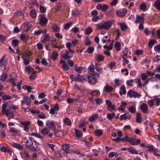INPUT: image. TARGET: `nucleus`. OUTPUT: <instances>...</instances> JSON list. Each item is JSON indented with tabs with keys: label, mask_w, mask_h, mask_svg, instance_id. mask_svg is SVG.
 <instances>
[{
	"label": "nucleus",
	"mask_w": 160,
	"mask_h": 160,
	"mask_svg": "<svg viewBox=\"0 0 160 160\" xmlns=\"http://www.w3.org/2000/svg\"><path fill=\"white\" fill-rule=\"evenodd\" d=\"M50 39V37L48 34H46L44 36L42 40L43 43H45L49 40Z\"/></svg>",
	"instance_id": "45"
},
{
	"label": "nucleus",
	"mask_w": 160,
	"mask_h": 160,
	"mask_svg": "<svg viewBox=\"0 0 160 160\" xmlns=\"http://www.w3.org/2000/svg\"><path fill=\"white\" fill-rule=\"evenodd\" d=\"M106 104L107 105V110L109 111H112L113 110H116V106L112 104L110 100H107L105 101Z\"/></svg>",
	"instance_id": "3"
},
{
	"label": "nucleus",
	"mask_w": 160,
	"mask_h": 160,
	"mask_svg": "<svg viewBox=\"0 0 160 160\" xmlns=\"http://www.w3.org/2000/svg\"><path fill=\"white\" fill-rule=\"evenodd\" d=\"M139 8L142 10H145L146 8V5L144 2H142L139 5Z\"/></svg>",
	"instance_id": "53"
},
{
	"label": "nucleus",
	"mask_w": 160,
	"mask_h": 160,
	"mask_svg": "<svg viewBox=\"0 0 160 160\" xmlns=\"http://www.w3.org/2000/svg\"><path fill=\"white\" fill-rule=\"evenodd\" d=\"M120 28L122 31H125L128 28V27L127 24L124 22L120 23Z\"/></svg>",
	"instance_id": "33"
},
{
	"label": "nucleus",
	"mask_w": 160,
	"mask_h": 160,
	"mask_svg": "<svg viewBox=\"0 0 160 160\" xmlns=\"http://www.w3.org/2000/svg\"><path fill=\"white\" fill-rule=\"evenodd\" d=\"M39 10L41 12L44 13L46 11V8L44 6H40Z\"/></svg>",
	"instance_id": "64"
},
{
	"label": "nucleus",
	"mask_w": 160,
	"mask_h": 160,
	"mask_svg": "<svg viewBox=\"0 0 160 160\" xmlns=\"http://www.w3.org/2000/svg\"><path fill=\"white\" fill-rule=\"evenodd\" d=\"M94 50V48L92 47L88 48L86 50V52L89 53H92Z\"/></svg>",
	"instance_id": "57"
},
{
	"label": "nucleus",
	"mask_w": 160,
	"mask_h": 160,
	"mask_svg": "<svg viewBox=\"0 0 160 160\" xmlns=\"http://www.w3.org/2000/svg\"><path fill=\"white\" fill-rule=\"evenodd\" d=\"M98 117V115L97 113L92 115L91 116H90L88 118V120L90 122H93Z\"/></svg>",
	"instance_id": "23"
},
{
	"label": "nucleus",
	"mask_w": 160,
	"mask_h": 160,
	"mask_svg": "<svg viewBox=\"0 0 160 160\" xmlns=\"http://www.w3.org/2000/svg\"><path fill=\"white\" fill-rule=\"evenodd\" d=\"M30 15L33 18H35L36 17V13L34 9L32 10L30 12Z\"/></svg>",
	"instance_id": "49"
},
{
	"label": "nucleus",
	"mask_w": 160,
	"mask_h": 160,
	"mask_svg": "<svg viewBox=\"0 0 160 160\" xmlns=\"http://www.w3.org/2000/svg\"><path fill=\"white\" fill-rule=\"evenodd\" d=\"M12 145L14 148L20 150H22L23 149V147L20 144L15 142H12L11 143Z\"/></svg>",
	"instance_id": "21"
},
{
	"label": "nucleus",
	"mask_w": 160,
	"mask_h": 160,
	"mask_svg": "<svg viewBox=\"0 0 160 160\" xmlns=\"http://www.w3.org/2000/svg\"><path fill=\"white\" fill-rule=\"evenodd\" d=\"M20 39L24 42H27L29 38L28 35L25 34H22L20 35Z\"/></svg>",
	"instance_id": "18"
},
{
	"label": "nucleus",
	"mask_w": 160,
	"mask_h": 160,
	"mask_svg": "<svg viewBox=\"0 0 160 160\" xmlns=\"http://www.w3.org/2000/svg\"><path fill=\"white\" fill-rule=\"evenodd\" d=\"M88 82L90 84H95L97 82V79L93 75H89L88 78Z\"/></svg>",
	"instance_id": "12"
},
{
	"label": "nucleus",
	"mask_w": 160,
	"mask_h": 160,
	"mask_svg": "<svg viewBox=\"0 0 160 160\" xmlns=\"http://www.w3.org/2000/svg\"><path fill=\"white\" fill-rule=\"evenodd\" d=\"M0 150L4 152H11V151L7 148L5 147L2 146L0 148Z\"/></svg>",
	"instance_id": "58"
},
{
	"label": "nucleus",
	"mask_w": 160,
	"mask_h": 160,
	"mask_svg": "<svg viewBox=\"0 0 160 160\" xmlns=\"http://www.w3.org/2000/svg\"><path fill=\"white\" fill-rule=\"evenodd\" d=\"M21 102L22 105L26 103L27 105L30 106L31 104V100L28 96H25L23 100L21 101Z\"/></svg>",
	"instance_id": "9"
},
{
	"label": "nucleus",
	"mask_w": 160,
	"mask_h": 160,
	"mask_svg": "<svg viewBox=\"0 0 160 160\" xmlns=\"http://www.w3.org/2000/svg\"><path fill=\"white\" fill-rule=\"evenodd\" d=\"M92 31V29L91 27L87 28L85 30V33L87 35H89Z\"/></svg>",
	"instance_id": "43"
},
{
	"label": "nucleus",
	"mask_w": 160,
	"mask_h": 160,
	"mask_svg": "<svg viewBox=\"0 0 160 160\" xmlns=\"http://www.w3.org/2000/svg\"><path fill=\"white\" fill-rule=\"evenodd\" d=\"M55 123L53 120H47L46 121V125L48 126V128L52 130H55L56 129V127L55 126Z\"/></svg>",
	"instance_id": "4"
},
{
	"label": "nucleus",
	"mask_w": 160,
	"mask_h": 160,
	"mask_svg": "<svg viewBox=\"0 0 160 160\" xmlns=\"http://www.w3.org/2000/svg\"><path fill=\"white\" fill-rule=\"evenodd\" d=\"M33 143H34V146H32V147H31L30 149L34 151H38V145H39V143L37 142L34 139V142H33Z\"/></svg>",
	"instance_id": "24"
},
{
	"label": "nucleus",
	"mask_w": 160,
	"mask_h": 160,
	"mask_svg": "<svg viewBox=\"0 0 160 160\" xmlns=\"http://www.w3.org/2000/svg\"><path fill=\"white\" fill-rule=\"evenodd\" d=\"M108 8V5L106 4L102 5L101 3H98L96 6V8L97 9L100 10L102 12L106 11Z\"/></svg>",
	"instance_id": "7"
},
{
	"label": "nucleus",
	"mask_w": 160,
	"mask_h": 160,
	"mask_svg": "<svg viewBox=\"0 0 160 160\" xmlns=\"http://www.w3.org/2000/svg\"><path fill=\"white\" fill-rule=\"evenodd\" d=\"M156 42V41L153 39L151 40L148 42L149 47L151 48L152 47L154 44Z\"/></svg>",
	"instance_id": "59"
},
{
	"label": "nucleus",
	"mask_w": 160,
	"mask_h": 160,
	"mask_svg": "<svg viewBox=\"0 0 160 160\" xmlns=\"http://www.w3.org/2000/svg\"><path fill=\"white\" fill-rule=\"evenodd\" d=\"M129 111L133 113L136 112V108L135 105L131 106L128 108Z\"/></svg>",
	"instance_id": "42"
},
{
	"label": "nucleus",
	"mask_w": 160,
	"mask_h": 160,
	"mask_svg": "<svg viewBox=\"0 0 160 160\" xmlns=\"http://www.w3.org/2000/svg\"><path fill=\"white\" fill-rule=\"evenodd\" d=\"M112 23L110 21H106L103 22H101L97 24L96 29L98 30L105 29L108 30L111 27Z\"/></svg>",
	"instance_id": "1"
},
{
	"label": "nucleus",
	"mask_w": 160,
	"mask_h": 160,
	"mask_svg": "<svg viewBox=\"0 0 160 160\" xmlns=\"http://www.w3.org/2000/svg\"><path fill=\"white\" fill-rule=\"evenodd\" d=\"M75 132L76 137L78 138H80L82 136V133L81 131L75 129Z\"/></svg>",
	"instance_id": "47"
},
{
	"label": "nucleus",
	"mask_w": 160,
	"mask_h": 160,
	"mask_svg": "<svg viewBox=\"0 0 160 160\" xmlns=\"http://www.w3.org/2000/svg\"><path fill=\"white\" fill-rule=\"evenodd\" d=\"M19 42V41L17 39H14L12 41V46L16 47L18 45Z\"/></svg>",
	"instance_id": "51"
},
{
	"label": "nucleus",
	"mask_w": 160,
	"mask_h": 160,
	"mask_svg": "<svg viewBox=\"0 0 160 160\" xmlns=\"http://www.w3.org/2000/svg\"><path fill=\"white\" fill-rule=\"evenodd\" d=\"M67 62L71 67H72L73 66L74 63L72 60L70 59H67Z\"/></svg>",
	"instance_id": "63"
},
{
	"label": "nucleus",
	"mask_w": 160,
	"mask_h": 160,
	"mask_svg": "<svg viewBox=\"0 0 160 160\" xmlns=\"http://www.w3.org/2000/svg\"><path fill=\"white\" fill-rule=\"evenodd\" d=\"M113 88L111 86L106 84L103 90L107 92H110L113 91Z\"/></svg>",
	"instance_id": "20"
},
{
	"label": "nucleus",
	"mask_w": 160,
	"mask_h": 160,
	"mask_svg": "<svg viewBox=\"0 0 160 160\" xmlns=\"http://www.w3.org/2000/svg\"><path fill=\"white\" fill-rule=\"evenodd\" d=\"M95 68L96 71L99 73H101L102 71V68L101 67L100 65L98 63H95Z\"/></svg>",
	"instance_id": "32"
},
{
	"label": "nucleus",
	"mask_w": 160,
	"mask_h": 160,
	"mask_svg": "<svg viewBox=\"0 0 160 160\" xmlns=\"http://www.w3.org/2000/svg\"><path fill=\"white\" fill-rule=\"evenodd\" d=\"M127 96H128L130 98H139L141 96L138 92L132 90H129L128 92Z\"/></svg>",
	"instance_id": "5"
},
{
	"label": "nucleus",
	"mask_w": 160,
	"mask_h": 160,
	"mask_svg": "<svg viewBox=\"0 0 160 160\" xmlns=\"http://www.w3.org/2000/svg\"><path fill=\"white\" fill-rule=\"evenodd\" d=\"M5 55H4L0 59V67H5L6 66V62L4 60Z\"/></svg>",
	"instance_id": "28"
},
{
	"label": "nucleus",
	"mask_w": 160,
	"mask_h": 160,
	"mask_svg": "<svg viewBox=\"0 0 160 160\" xmlns=\"http://www.w3.org/2000/svg\"><path fill=\"white\" fill-rule=\"evenodd\" d=\"M23 88L25 90H27L28 92H30L33 88L29 86L24 85L23 86Z\"/></svg>",
	"instance_id": "48"
},
{
	"label": "nucleus",
	"mask_w": 160,
	"mask_h": 160,
	"mask_svg": "<svg viewBox=\"0 0 160 160\" xmlns=\"http://www.w3.org/2000/svg\"><path fill=\"white\" fill-rule=\"evenodd\" d=\"M115 114L114 112H112V113H108L107 114L106 117L109 120H111L115 116Z\"/></svg>",
	"instance_id": "41"
},
{
	"label": "nucleus",
	"mask_w": 160,
	"mask_h": 160,
	"mask_svg": "<svg viewBox=\"0 0 160 160\" xmlns=\"http://www.w3.org/2000/svg\"><path fill=\"white\" fill-rule=\"evenodd\" d=\"M75 69L76 72L78 73H81L82 72V68L81 67H77L75 66Z\"/></svg>",
	"instance_id": "52"
},
{
	"label": "nucleus",
	"mask_w": 160,
	"mask_h": 160,
	"mask_svg": "<svg viewBox=\"0 0 160 160\" xmlns=\"http://www.w3.org/2000/svg\"><path fill=\"white\" fill-rule=\"evenodd\" d=\"M39 23L42 26H46L48 22V19L43 16V15H41L39 18Z\"/></svg>",
	"instance_id": "6"
},
{
	"label": "nucleus",
	"mask_w": 160,
	"mask_h": 160,
	"mask_svg": "<svg viewBox=\"0 0 160 160\" xmlns=\"http://www.w3.org/2000/svg\"><path fill=\"white\" fill-rule=\"evenodd\" d=\"M58 55V54L57 52H54L52 53L51 55V58L52 60L55 61L57 59Z\"/></svg>",
	"instance_id": "38"
},
{
	"label": "nucleus",
	"mask_w": 160,
	"mask_h": 160,
	"mask_svg": "<svg viewBox=\"0 0 160 160\" xmlns=\"http://www.w3.org/2000/svg\"><path fill=\"white\" fill-rule=\"evenodd\" d=\"M114 47L117 51H119L121 49V44L119 42H116L114 44Z\"/></svg>",
	"instance_id": "35"
},
{
	"label": "nucleus",
	"mask_w": 160,
	"mask_h": 160,
	"mask_svg": "<svg viewBox=\"0 0 160 160\" xmlns=\"http://www.w3.org/2000/svg\"><path fill=\"white\" fill-rule=\"evenodd\" d=\"M80 14L79 11L77 9L74 10L72 11V15L74 16H77Z\"/></svg>",
	"instance_id": "54"
},
{
	"label": "nucleus",
	"mask_w": 160,
	"mask_h": 160,
	"mask_svg": "<svg viewBox=\"0 0 160 160\" xmlns=\"http://www.w3.org/2000/svg\"><path fill=\"white\" fill-rule=\"evenodd\" d=\"M31 134L32 135L34 136L35 137L41 139H42L44 138V137L42 136L38 133L32 132Z\"/></svg>",
	"instance_id": "40"
},
{
	"label": "nucleus",
	"mask_w": 160,
	"mask_h": 160,
	"mask_svg": "<svg viewBox=\"0 0 160 160\" xmlns=\"http://www.w3.org/2000/svg\"><path fill=\"white\" fill-rule=\"evenodd\" d=\"M140 109L144 113H147L148 110V106L147 104L145 103H142L141 104Z\"/></svg>",
	"instance_id": "17"
},
{
	"label": "nucleus",
	"mask_w": 160,
	"mask_h": 160,
	"mask_svg": "<svg viewBox=\"0 0 160 160\" xmlns=\"http://www.w3.org/2000/svg\"><path fill=\"white\" fill-rule=\"evenodd\" d=\"M23 31L24 32H27L31 29V26L29 23L25 22L23 24Z\"/></svg>",
	"instance_id": "19"
},
{
	"label": "nucleus",
	"mask_w": 160,
	"mask_h": 160,
	"mask_svg": "<svg viewBox=\"0 0 160 160\" xmlns=\"http://www.w3.org/2000/svg\"><path fill=\"white\" fill-rule=\"evenodd\" d=\"M17 75L14 72H12L10 76V78L8 79L7 82L8 83L13 82L17 79Z\"/></svg>",
	"instance_id": "13"
},
{
	"label": "nucleus",
	"mask_w": 160,
	"mask_h": 160,
	"mask_svg": "<svg viewBox=\"0 0 160 160\" xmlns=\"http://www.w3.org/2000/svg\"><path fill=\"white\" fill-rule=\"evenodd\" d=\"M142 120L141 114L138 112L136 113V121L138 123H140Z\"/></svg>",
	"instance_id": "30"
},
{
	"label": "nucleus",
	"mask_w": 160,
	"mask_h": 160,
	"mask_svg": "<svg viewBox=\"0 0 160 160\" xmlns=\"http://www.w3.org/2000/svg\"><path fill=\"white\" fill-rule=\"evenodd\" d=\"M62 67L63 70L64 71H68L69 69V67L68 65L66 63L65 64H63Z\"/></svg>",
	"instance_id": "60"
},
{
	"label": "nucleus",
	"mask_w": 160,
	"mask_h": 160,
	"mask_svg": "<svg viewBox=\"0 0 160 160\" xmlns=\"http://www.w3.org/2000/svg\"><path fill=\"white\" fill-rule=\"evenodd\" d=\"M74 80L78 82H82V77L79 74L76 75L75 77H74Z\"/></svg>",
	"instance_id": "39"
},
{
	"label": "nucleus",
	"mask_w": 160,
	"mask_h": 160,
	"mask_svg": "<svg viewBox=\"0 0 160 160\" xmlns=\"http://www.w3.org/2000/svg\"><path fill=\"white\" fill-rule=\"evenodd\" d=\"M11 109H10L8 107V108H6L2 113L5 115L8 118H12L14 117V115L13 112L10 111Z\"/></svg>",
	"instance_id": "2"
},
{
	"label": "nucleus",
	"mask_w": 160,
	"mask_h": 160,
	"mask_svg": "<svg viewBox=\"0 0 160 160\" xmlns=\"http://www.w3.org/2000/svg\"><path fill=\"white\" fill-rule=\"evenodd\" d=\"M52 29L55 32H58L60 31V28L57 24H54L53 25Z\"/></svg>",
	"instance_id": "36"
},
{
	"label": "nucleus",
	"mask_w": 160,
	"mask_h": 160,
	"mask_svg": "<svg viewBox=\"0 0 160 160\" xmlns=\"http://www.w3.org/2000/svg\"><path fill=\"white\" fill-rule=\"evenodd\" d=\"M130 118V115L126 111L124 114L120 115L119 119L120 121H122L123 120H126L127 119L129 120Z\"/></svg>",
	"instance_id": "11"
},
{
	"label": "nucleus",
	"mask_w": 160,
	"mask_h": 160,
	"mask_svg": "<svg viewBox=\"0 0 160 160\" xmlns=\"http://www.w3.org/2000/svg\"><path fill=\"white\" fill-rule=\"evenodd\" d=\"M34 142V139L32 137H29L26 142L25 145L26 147H32Z\"/></svg>",
	"instance_id": "15"
},
{
	"label": "nucleus",
	"mask_w": 160,
	"mask_h": 160,
	"mask_svg": "<svg viewBox=\"0 0 160 160\" xmlns=\"http://www.w3.org/2000/svg\"><path fill=\"white\" fill-rule=\"evenodd\" d=\"M41 63L42 65L49 67L50 66L51 63L50 61L48 60L47 61L45 58L42 59L41 61Z\"/></svg>",
	"instance_id": "26"
},
{
	"label": "nucleus",
	"mask_w": 160,
	"mask_h": 160,
	"mask_svg": "<svg viewBox=\"0 0 160 160\" xmlns=\"http://www.w3.org/2000/svg\"><path fill=\"white\" fill-rule=\"evenodd\" d=\"M71 57L69 55V54H66L65 53H63L62 54V58H64L65 59H68L71 58Z\"/></svg>",
	"instance_id": "62"
},
{
	"label": "nucleus",
	"mask_w": 160,
	"mask_h": 160,
	"mask_svg": "<svg viewBox=\"0 0 160 160\" xmlns=\"http://www.w3.org/2000/svg\"><path fill=\"white\" fill-rule=\"evenodd\" d=\"M91 94L92 96H98L100 95V92L98 90H94L91 92Z\"/></svg>",
	"instance_id": "37"
},
{
	"label": "nucleus",
	"mask_w": 160,
	"mask_h": 160,
	"mask_svg": "<svg viewBox=\"0 0 160 160\" xmlns=\"http://www.w3.org/2000/svg\"><path fill=\"white\" fill-rule=\"evenodd\" d=\"M128 151L132 154H137L138 152L133 147L128 148Z\"/></svg>",
	"instance_id": "31"
},
{
	"label": "nucleus",
	"mask_w": 160,
	"mask_h": 160,
	"mask_svg": "<svg viewBox=\"0 0 160 160\" xmlns=\"http://www.w3.org/2000/svg\"><path fill=\"white\" fill-rule=\"evenodd\" d=\"M88 72L91 75H93L95 73L94 66L93 64H91L88 68Z\"/></svg>",
	"instance_id": "25"
},
{
	"label": "nucleus",
	"mask_w": 160,
	"mask_h": 160,
	"mask_svg": "<svg viewBox=\"0 0 160 160\" xmlns=\"http://www.w3.org/2000/svg\"><path fill=\"white\" fill-rule=\"evenodd\" d=\"M50 131L47 127H45L41 129L40 131V133L44 136L48 135Z\"/></svg>",
	"instance_id": "16"
},
{
	"label": "nucleus",
	"mask_w": 160,
	"mask_h": 160,
	"mask_svg": "<svg viewBox=\"0 0 160 160\" xmlns=\"http://www.w3.org/2000/svg\"><path fill=\"white\" fill-rule=\"evenodd\" d=\"M21 125L23 126L24 130L26 132H28L29 129V125L30 122L28 121H25L21 122Z\"/></svg>",
	"instance_id": "14"
},
{
	"label": "nucleus",
	"mask_w": 160,
	"mask_h": 160,
	"mask_svg": "<svg viewBox=\"0 0 160 160\" xmlns=\"http://www.w3.org/2000/svg\"><path fill=\"white\" fill-rule=\"evenodd\" d=\"M141 141L139 139H136L134 138H130L128 142L132 145H137L140 143Z\"/></svg>",
	"instance_id": "10"
},
{
	"label": "nucleus",
	"mask_w": 160,
	"mask_h": 160,
	"mask_svg": "<svg viewBox=\"0 0 160 160\" xmlns=\"http://www.w3.org/2000/svg\"><path fill=\"white\" fill-rule=\"evenodd\" d=\"M154 6L158 11H160V0H157L154 3Z\"/></svg>",
	"instance_id": "34"
},
{
	"label": "nucleus",
	"mask_w": 160,
	"mask_h": 160,
	"mask_svg": "<svg viewBox=\"0 0 160 160\" xmlns=\"http://www.w3.org/2000/svg\"><path fill=\"white\" fill-rule=\"evenodd\" d=\"M69 145H70L68 144L65 143L63 144L62 146V149L64 150H68L70 148Z\"/></svg>",
	"instance_id": "56"
},
{
	"label": "nucleus",
	"mask_w": 160,
	"mask_h": 160,
	"mask_svg": "<svg viewBox=\"0 0 160 160\" xmlns=\"http://www.w3.org/2000/svg\"><path fill=\"white\" fill-rule=\"evenodd\" d=\"M97 59L99 62H101L104 60V58L102 55L100 54H98L96 56Z\"/></svg>",
	"instance_id": "46"
},
{
	"label": "nucleus",
	"mask_w": 160,
	"mask_h": 160,
	"mask_svg": "<svg viewBox=\"0 0 160 160\" xmlns=\"http://www.w3.org/2000/svg\"><path fill=\"white\" fill-rule=\"evenodd\" d=\"M94 133L96 136H98L102 134V131L100 130H98L95 131Z\"/></svg>",
	"instance_id": "61"
},
{
	"label": "nucleus",
	"mask_w": 160,
	"mask_h": 160,
	"mask_svg": "<svg viewBox=\"0 0 160 160\" xmlns=\"http://www.w3.org/2000/svg\"><path fill=\"white\" fill-rule=\"evenodd\" d=\"M127 12V9L126 8H123L117 10L116 13L119 17H123L125 16Z\"/></svg>",
	"instance_id": "8"
},
{
	"label": "nucleus",
	"mask_w": 160,
	"mask_h": 160,
	"mask_svg": "<svg viewBox=\"0 0 160 160\" xmlns=\"http://www.w3.org/2000/svg\"><path fill=\"white\" fill-rule=\"evenodd\" d=\"M144 22V19L142 17H140L138 15H137L136 17V20L135 21L136 23L138 22L140 23H143Z\"/></svg>",
	"instance_id": "22"
},
{
	"label": "nucleus",
	"mask_w": 160,
	"mask_h": 160,
	"mask_svg": "<svg viewBox=\"0 0 160 160\" xmlns=\"http://www.w3.org/2000/svg\"><path fill=\"white\" fill-rule=\"evenodd\" d=\"M64 124L67 126H69L71 124V120L68 118L66 117L63 120Z\"/></svg>",
	"instance_id": "27"
},
{
	"label": "nucleus",
	"mask_w": 160,
	"mask_h": 160,
	"mask_svg": "<svg viewBox=\"0 0 160 160\" xmlns=\"http://www.w3.org/2000/svg\"><path fill=\"white\" fill-rule=\"evenodd\" d=\"M118 154L117 152H111L109 153L108 156L110 158H112L114 156L117 157L118 156Z\"/></svg>",
	"instance_id": "50"
},
{
	"label": "nucleus",
	"mask_w": 160,
	"mask_h": 160,
	"mask_svg": "<svg viewBox=\"0 0 160 160\" xmlns=\"http://www.w3.org/2000/svg\"><path fill=\"white\" fill-rule=\"evenodd\" d=\"M119 92L121 96H122L123 94L124 95L126 94V88L124 85H122L121 86V87L120 88Z\"/></svg>",
	"instance_id": "29"
},
{
	"label": "nucleus",
	"mask_w": 160,
	"mask_h": 160,
	"mask_svg": "<svg viewBox=\"0 0 160 160\" xmlns=\"http://www.w3.org/2000/svg\"><path fill=\"white\" fill-rule=\"evenodd\" d=\"M7 78V75L5 73H3L0 76V79L2 81H5Z\"/></svg>",
	"instance_id": "55"
},
{
	"label": "nucleus",
	"mask_w": 160,
	"mask_h": 160,
	"mask_svg": "<svg viewBox=\"0 0 160 160\" xmlns=\"http://www.w3.org/2000/svg\"><path fill=\"white\" fill-rule=\"evenodd\" d=\"M9 128L10 129L8 131L9 132H13L15 133H17L20 132L19 130L17 129L14 128L9 127Z\"/></svg>",
	"instance_id": "44"
}]
</instances>
